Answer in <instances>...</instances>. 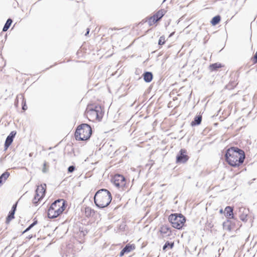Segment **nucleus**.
Here are the masks:
<instances>
[{
  "label": "nucleus",
  "mask_w": 257,
  "mask_h": 257,
  "mask_svg": "<svg viewBox=\"0 0 257 257\" xmlns=\"http://www.w3.org/2000/svg\"><path fill=\"white\" fill-rule=\"evenodd\" d=\"M225 157L228 164L233 167H236L243 162L245 154L242 150L237 147H231L227 150Z\"/></svg>",
  "instance_id": "obj_1"
},
{
  "label": "nucleus",
  "mask_w": 257,
  "mask_h": 257,
  "mask_svg": "<svg viewBox=\"0 0 257 257\" xmlns=\"http://www.w3.org/2000/svg\"><path fill=\"white\" fill-rule=\"evenodd\" d=\"M112 200L110 192L106 189H102L95 193L94 200L95 205L99 208L107 206Z\"/></svg>",
  "instance_id": "obj_2"
},
{
  "label": "nucleus",
  "mask_w": 257,
  "mask_h": 257,
  "mask_svg": "<svg viewBox=\"0 0 257 257\" xmlns=\"http://www.w3.org/2000/svg\"><path fill=\"white\" fill-rule=\"evenodd\" d=\"M65 202L63 199H58L53 202L48 210V216L54 218L61 214L65 209Z\"/></svg>",
  "instance_id": "obj_3"
},
{
  "label": "nucleus",
  "mask_w": 257,
  "mask_h": 257,
  "mask_svg": "<svg viewBox=\"0 0 257 257\" xmlns=\"http://www.w3.org/2000/svg\"><path fill=\"white\" fill-rule=\"evenodd\" d=\"M92 130L90 126L86 123L79 125L75 132V137L77 140H87L91 136Z\"/></svg>",
  "instance_id": "obj_4"
},
{
  "label": "nucleus",
  "mask_w": 257,
  "mask_h": 257,
  "mask_svg": "<svg viewBox=\"0 0 257 257\" xmlns=\"http://www.w3.org/2000/svg\"><path fill=\"white\" fill-rule=\"evenodd\" d=\"M102 108L100 106H88L86 110L87 117L89 120H100L102 117Z\"/></svg>",
  "instance_id": "obj_5"
},
{
  "label": "nucleus",
  "mask_w": 257,
  "mask_h": 257,
  "mask_svg": "<svg viewBox=\"0 0 257 257\" xmlns=\"http://www.w3.org/2000/svg\"><path fill=\"white\" fill-rule=\"evenodd\" d=\"M169 220L173 227L180 229L185 222V217L181 214H172L169 216Z\"/></svg>",
  "instance_id": "obj_6"
},
{
  "label": "nucleus",
  "mask_w": 257,
  "mask_h": 257,
  "mask_svg": "<svg viewBox=\"0 0 257 257\" xmlns=\"http://www.w3.org/2000/svg\"><path fill=\"white\" fill-rule=\"evenodd\" d=\"M45 187H46V184L44 185H41L38 186L36 190V195L33 200V203L36 205H37L38 202L41 200L44 196L45 193Z\"/></svg>",
  "instance_id": "obj_7"
},
{
  "label": "nucleus",
  "mask_w": 257,
  "mask_h": 257,
  "mask_svg": "<svg viewBox=\"0 0 257 257\" xmlns=\"http://www.w3.org/2000/svg\"><path fill=\"white\" fill-rule=\"evenodd\" d=\"M114 184L117 187H123L125 185V178L121 175H115L113 178Z\"/></svg>",
  "instance_id": "obj_8"
},
{
  "label": "nucleus",
  "mask_w": 257,
  "mask_h": 257,
  "mask_svg": "<svg viewBox=\"0 0 257 257\" xmlns=\"http://www.w3.org/2000/svg\"><path fill=\"white\" fill-rule=\"evenodd\" d=\"M176 159L177 163L186 162L188 159V157L186 155V150L181 149L180 151L179 154L177 156Z\"/></svg>",
  "instance_id": "obj_9"
},
{
  "label": "nucleus",
  "mask_w": 257,
  "mask_h": 257,
  "mask_svg": "<svg viewBox=\"0 0 257 257\" xmlns=\"http://www.w3.org/2000/svg\"><path fill=\"white\" fill-rule=\"evenodd\" d=\"M238 212L240 219L243 221H247V217L249 213V210L243 207H239Z\"/></svg>",
  "instance_id": "obj_10"
},
{
  "label": "nucleus",
  "mask_w": 257,
  "mask_h": 257,
  "mask_svg": "<svg viewBox=\"0 0 257 257\" xmlns=\"http://www.w3.org/2000/svg\"><path fill=\"white\" fill-rule=\"evenodd\" d=\"M165 14L164 10H160L158 11L157 14L150 19V23L152 22L155 23L160 20Z\"/></svg>",
  "instance_id": "obj_11"
},
{
  "label": "nucleus",
  "mask_w": 257,
  "mask_h": 257,
  "mask_svg": "<svg viewBox=\"0 0 257 257\" xmlns=\"http://www.w3.org/2000/svg\"><path fill=\"white\" fill-rule=\"evenodd\" d=\"M160 231L163 236H169L171 232L170 228L166 225L161 226L160 229Z\"/></svg>",
  "instance_id": "obj_12"
},
{
  "label": "nucleus",
  "mask_w": 257,
  "mask_h": 257,
  "mask_svg": "<svg viewBox=\"0 0 257 257\" xmlns=\"http://www.w3.org/2000/svg\"><path fill=\"white\" fill-rule=\"evenodd\" d=\"M225 215L227 218H233V208L230 206H227L224 210Z\"/></svg>",
  "instance_id": "obj_13"
},
{
  "label": "nucleus",
  "mask_w": 257,
  "mask_h": 257,
  "mask_svg": "<svg viewBox=\"0 0 257 257\" xmlns=\"http://www.w3.org/2000/svg\"><path fill=\"white\" fill-rule=\"evenodd\" d=\"M202 120V116L201 115H198L196 116L194 120L192 121L191 125H199L201 123Z\"/></svg>",
  "instance_id": "obj_14"
},
{
  "label": "nucleus",
  "mask_w": 257,
  "mask_h": 257,
  "mask_svg": "<svg viewBox=\"0 0 257 257\" xmlns=\"http://www.w3.org/2000/svg\"><path fill=\"white\" fill-rule=\"evenodd\" d=\"M13 138L8 136L5 144V149L7 150L8 148L11 145L13 141Z\"/></svg>",
  "instance_id": "obj_15"
},
{
  "label": "nucleus",
  "mask_w": 257,
  "mask_h": 257,
  "mask_svg": "<svg viewBox=\"0 0 257 257\" xmlns=\"http://www.w3.org/2000/svg\"><path fill=\"white\" fill-rule=\"evenodd\" d=\"M123 249L124 251L128 253L135 249V246L128 244Z\"/></svg>",
  "instance_id": "obj_16"
},
{
  "label": "nucleus",
  "mask_w": 257,
  "mask_h": 257,
  "mask_svg": "<svg viewBox=\"0 0 257 257\" xmlns=\"http://www.w3.org/2000/svg\"><path fill=\"white\" fill-rule=\"evenodd\" d=\"M222 67V65L220 63H216L213 64L209 66V68L211 71L215 70L217 68H220Z\"/></svg>",
  "instance_id": "obj_17"
},
{
  "label": "nucleus",
  "mask_w": 257,
  "mask_h": 257,
  "mask_svg": "<svg viewBox=\"0 0 257 257\" xmlns=\"http://www.w3.org/2000/svg\"><path fill=\"white\" fill-rule=\"evenodd\" d=\"M223 226L224 229H226L228 231H230L231 230V227L230 226V221L229 220H227L226 222H224L223 223Z\"/></svg>",
  "instance_id": "obj_18"
},
{
  "label": "nucleus",
  "mask_w": 257,
  "mask_h": 257,
  "mask_svg": "<svg viewBox=\"0 0 257 257\" xmlns=\"http://www.w3.org/2000/svg\"><path fill=\"white\" fill-rule=\"evenodd\" d=\"M15 213V212H14L13 211H10L9 214L7 217V219H6L7 223H9L12 219L14 218Z\"/></svg>",
  "instance_id": "obj_19"
},
{
  "label": "nucleus",
  "mask_w": 257,
  "mask_h": 257,
  "mask_svg": "<svg viewBox=\"0 0 257 257\" xmlns=\"http://www.w3.org/2000/svg\"><path fill=\"white\" fill-rule=\"evenodd\" d=\"M144 80H152L153 75L151 72H146L144 74Z\"/></svg>",
  "instance_id": "obj_20"
},
{
  "label": "nucleus",
  "mask_w": 257,
  "mask_h": 257,
  "mask_svg": "<svg viewBox=\"0 0 257 257\" xmlns=\"http://www.w3.org/2000/svg\"><path fill=\"white\" fill-rule=\"evenodd\" d=\"M174 246V242H169V241H167L164 245L163 246V250H166L167 248H172Z\"/></svg>",
  "instance_id": "obj_21"
},
{
  "label": "nucleus",
  "mask_w": 257,
  "mask_h": 257,
  "mask_svg": "<svg viewBox=\"0 0 257 257\" xmlns=\"http://www.w3.org/2000/svg\"><path fill=\"white\" fill-rule=\"evenodd\" d=\"M220 21V17L218 16L214 17L212 21L211 24L212 25L215 26L217 25Z\"/></svg>",
  "instance_id": "obj_22"
},
{
  "label": "nucleus",
  "mask_w": 257,
  "mask_h": 257,
  "mask_svg": "<svg viewBox=\"0 0 257 257\" xmlns=\"http://www.w3.org/2000/svg\"><path fill=\"white\" fill-rule=\"evenodd\" d=\"M12 23V21L11 19H8L4 27L3 31L5 32L8 30Z\"/></svg>",
  "instance_id": "obj_23"
},
{
  "label": "nucleus",
  "mask_w": 257,
  "mask_h": 257,
  "mask_svg": "<svg viewBox=\"0 0 257 257\" xmlns=\"http://www.w3.org/2000/svg\"><path fill=\"white\" fill-rule=\"evenodd\" d=\"M9 176L10 173L6 171L4 172L0 177H2L4 181H6L7 179V178L9 177Z\"/></svg>",
  "instance_id": "obj_24"
},
{
  "label": "nucleus",
  "mask_w": 257,
  "mask_h": 257,
  "mask_svg": "<svg viewBox=\"0 0 257 257\" xmlns=\"http://www.w3.org/2000/svg\"><path fill=\"white\" fill-rule=\"evenodd\" d=\"M20 98L22 100V102H24V96L22 94H20L17 95V98L16 99L15 101V104L17 105L18 103V99Z\"/></svg>",
  "instance_id": "obj_25"
},
{
  "label": "nucleus",
  "mask_w": 257,
  "mask_h": 257,
  "mask_svg": "<svg viewBox=\"0 0 257 257\" xmlns=\"http://www.w3.org/2000/svg\"><path fill=\"white\" fill-rule=\"evenodd\" d=\"M37 220H35L34 221V222L33 223H32L26 229V230L24 231V233L25 232H27L28 231V230H29L31 228H32L34 225H35L36 224H37Z\"/></svg>",
  "instance_id": "obj_26"
},
{
  "label": "nucleus",
  "mask_w": 257,
  "mask_h": 257,
  "mask_svg": "<svg viewBox=\"0 0 257 257\" xmlns=\"http://www.w3.org/2000/svg\"><path fill=\"white\" fill-rule=\"evenodd\" d=\"M165 37L164 36H161L160 38V39L159 41V44L163 45L165 43Z\"/></svg>",
  "instance_id": "obj_27"
},
{
  "label": "nucleus",
  "mask_w": 257,
  "mask_h": 257,
  "mask_svg": "<svg viewBox=\"0 0 257 257\" xmlns=\"http://www.w3.org/2000/svg\"><path fill=\"white\" fill-rule=\"evenodd\" d=\"M91 210V209L89 207L85 208V213L86 216L90 215Z\"/></svg>",
  "instance_id": "obj_28"
},
{
  "label": "nucleus",
  "mask_w": 257,
  "mask_h": 257,
  "mask_svg": "<svg viewBox=\"0 0 257 257\" xmlns=\"http://www.w3.org/2000/svg\"><path fill=\"white\" fill-rule=\"evenodd\" d=\"M75 170V167L74 166H70L68 168V171L69 173H72Z\"/></svg>",
  "instance_id": "obj_29"
},
{
  "label": "nucleus",
  "mask_w": 257,
  "mask_h": 257,
  "mask_svg": "<svg viewBox=\"0 0 257 257\" xmlns=\"http://www.w3.org/2000/svg\"><path fill=\"white\" fill-rule=\"evenodd\" d=\"M16 134V133L15 132H12L8 136L9 137H10L14 139V138L15 137V135Z\"/></svg>",
  "instance_id": "obj_30"
},
{
  "label": "nucleus",
  "mask_w": 257,
  "mask_h": 257,
  "mask_svg": "<svg viewBox=\"0 0 257 257\" xmlns=\"http://www.w3.org/2000/svg\"><path fill=\"white\" fill-rule=\"evenodd\" d=\"M23 105L22 106V109L24 110H26L27 109V107L26 104V101L24 100V102H22Z\"/></svg>",
  "instance_id": "obj_31"
},
{
  "label": "nucleus",
  "mask_w": 257,
  "mask_h": 257,
  "mask_svg": "<svg viewBox=\"0 0 257 257\" xmlns=\"http://www.w3.org/2000/svg\"><path fill=\"white\" fill-rule=\"evenodd\" d=\"M16 208H17V203H16L14 205H13V206L11 211L15 212V211L16 210Z\"/></svg>",
  "instance_id": "obj_32"
},
{
  "label": "nucleus",
  "mask_w": 257,
  "mask_h": 257,
  "mask_svg": "<svg viewBox=\"0 0 257 257\" xmlns=\"http://www.w3.org/2000/svg\"><path fill=\"white\" fill-rule=\"evenodd\" d=\"M125 253H126V252L125 251H124L123 249H122L120 252L119 256H123Z\"/></svg>",
  "instance_id": "obj_33"
},
{
  "label": "nucleus",
  "mask_w": 257,
  "mask_h": 257,
  "mask_svg": "<svg viewBox=\"0 0 257 257\" xmlns=\"http://www.w3.org/2000/svg\"><path fill=\"white\" fill-rule=\"evenodd\" d=\"M42 171H43V172L44 173H46V172H47V169H46V165H45V164H44V168H43V170H42Z\"/></svg>",
  "instance_id": "obj_34"
},
{
  "label": "nucleus",
  "mask_w": 257,
  "mask_h": 257,
  "mask_svg": "<svg viewBox=\"0 0 257 257\" xmlns=\"http://www.w3.org/2000/svg\"><path fill=\"white\" fill-rule=\"evenodd\" d=\"M226 88H227V89H231V88H232V87L230 86V84L227 85L226 86Z\"/></svg>",
  "instance_id": "obj_35"
},
{
  "label": "nucleus",
  "mask_w": 257,
  "mask_h": 257,
  "mask_svg": "<svg viewBox=\"0 0 257 257\" xmlns=\"http://www.w3.org/2000/svg\"><path fill=\"white\" fill-rule=\"evenodd\" d=\"M236 82V81H232V82H231V85H233H233H236V83H234V82Z\"/></svg>",
  "instance_id": "obj_36"
},
{
  "label": "nucleus",
  "mask_w": 257,
  "mask_h": 257,
  "mask_svg": "<svg viewBox=\"0 0 257 257\" xmlns=\"http://www.w3.org/2000/svg\"><path fill=\"white\" fill-rule=\"evenodd\" d=\"M3 181H4V180L2 178V177H0V184H1Z\"/></svg>",
  "instance_id": "obj_37"
},
{
  "label": "nucleus",
  "mask_w": 257,
  "mask_h": 257,
  "mask_svg": "<svg viewBox=\"0 0 257 257\" xmlns=\"http://www.w3.org/2000/svg\"><path fill=\"white\" fill-rule=\"evenodd\" d=\"M174 32H173L172 33H171V34L170 35L169 37H171L173 35H174Z\"/></svg>",
  "instance_id": "obj_38"
},
{
  "label": "nucleus",
  "mask_w": 257,
  "mask_h": 257,
  "mask_svg": "<svg viewBox=\"0 0 257 257\" xmlns=\"http://www.w3.org/2000/svg\"><path fill=\"white\" fill-rule=\"evenodd\" d=\"M89 29H88L85 35H87L89 33Z\"/></svg>",
  "instance_id": "obj_39"
},
{
  "label": "nucleus",
  "mask_w": 257,
  "mask_h": 257,
  "mask_svg": "<svg viewBox=\"0 0 257 257\" xmlns=\"http://www.w3.org/2000/svg\"><path fill=\"white\" fill-rule=\"evenodd\" d=\"M219 212H220V213H223V210L222 209H220Z\"/></svg>",
  "instance_id": "obj_40"
}]
</instances>
